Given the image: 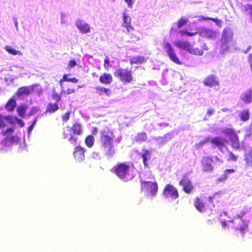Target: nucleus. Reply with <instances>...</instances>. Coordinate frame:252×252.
I'll return each instance as SVG.
<instances>
[{
	"mask_svg": "<svg viewBox=\"0 0 252 252\" xmlns=\"http://www.w3.org/2000/svg\"><path fill=\"white\" fill-rule=\"evenodd\" d=\"M114 138L113 132L108 128L102 130L100 133V146L104 150L105 155L109 158H112L115 154Z\"/></svg>",
	"mask_w": 252,
	"mask_h": 252,
	"instance_id": "obj_1",
	"label": "nucleus"
},
{
	"mask_svg": "<svg viewBox=\"0 0 252 252\" xmlns=\"http://www.w3.org/2000/svg\"><path fill=\"white\" fill-rule=\"evenodd\" d=\"M83 127L80 123L75 122L71 126H67L63 127V138L67 140L73 145L77 143V136L83 133Z\"/></svg>",
	"mask_w": 252,
	"mask_h": 252,
	"instance_id": "obj_2",
	"label": "nucleus"
},
{
	"mask_svg": "<svg viewBox=\"0 0 252 252\" xmlns=\"http://www.w3.org/2000/svg\"><path fill=\"white\" fill-rule=\"evenodd\" d=\"M122 27L126 29V34L129 42H135L140 39V32L131 26V19L126 12L123 13Z\"/></svg>",
	"mask_w": 252,
	"mask_h": 252,
	"instance_id": "obj_3",
	"label": "nucleus"
},
{
	"mask_svg": "<svg viewBox=\"0 0 252 252\" xmlns=\"http://www.w3.org/2000/svg\"><path fill=\"white\" fill-rule=\"evenodd\" d=\"M119 179L125 182L128 181L133 178L130 173V167L126 162H121L115 165L111 170Z\"/></svg>",
	"mask_w": 252,
	"mask_h": 252,
	"instance_id": "obj_4",
	"label": "nucleus"
},
{
	"mask_svg": "<svg viewBox=\"0 0 252 252\" xmlns=\"http://www.w3.org/2000/svg\"><path fill=\"white\" fill-rule=\"evenodd\" d=\"M114 76L124 84L130 83L134 81L132 71L128 68H118L114 73Z\"/></svg>",
	"mask_w": 252,
	"mask_h": 252,
	"instance_id": "obj_5",
	"label": "nucleus"
},
{
	"mask_svg": "<svg viewBox=\"0 0 252 252\" xmlns=\"http://www.w3.org/2000/svg\"><path fill=\"white\" fill-rule=\"evenodd\" d=\"M141 190L155 196L158 191V185L156 182L141 181Z\"/></svg>",
	"mask_w": 252,
	"mask_h": 252,
	"instance_id": "obj_6",
	"label": "nucleus"
},
{
	"mask_svg": "<svg viewBox=\"0 0 252 252\" xmlns=\"http://www.w3.org/2000/svg\"><path fill=\"white\" fill-rule=\"evenodd\" d=\"M162 195L166 199L175 200L179 196V192L177 189L172 185L168 184L166 185L162 190Z\"/></svg>",
	"mask_w": 252,
	"mask_h": 252,
	"instance_id": "obj_7",
	"label": "nucleus"
},
{
	"mask_svg": "<svg viewBox=\"0 0 252 252\" xmlns=\"http://www.w3.org/2000/svg\"><path fill=\"white\" fill-rule=\"evenodd\" d=\"M179 185L182 187L183 190L187 194L192 192L194 187L187 174H184L179 182Z\"/></svg>",
	"mask_w": 252,
	"mask_h": 252,
	"instance_id": "obj_8",
	"label": "nucleus"
},
{
	"mask_svg": "<svg viewBox=\"0 0 252 252\" xmlns=\"http://www.w3.org/2000/svg\"><path fill=\"white\" fill-rule=\"evenodd\" d=\"M163 47L171 61L177 64H181V62L180 61L173 47L169 42L164 43L163 44Z\"/></svg>",
	"mask_w": 252,
	"mask_h": 252,
	"instance_id": "obj_9",
	"label": "nucleus"
},
{
	"mask_svg": "<svg viewBox=\"0 0 252 252\" xmlns=\"http://www.w3.org/2000/svg\"><path fill=\"white\" fill-rule=\"evenodd\" d=\"M249 221L245 220L238 219L237 221H232V220H228V222L233 224V226L236 231H240L243 234L248 228Z\"/></svg>",
	"mask_w": 252,
	"mask_h": 252,
	"instance_id": "obj_10",
	"label": "nucleus"
},
{
	"mask_svg": "<svg viewBox=\"0 0 252 252\" xmlns=\"http://www.w3.org/2000/svg\"><path fill=\"white\" fill-rule=\"evenodd\" d=\"M213 161L212 157H203L202 158L201 163L204 172H210L213 170L214 167L212 164Z\"/></svg>",
	"mask_w": 252,
	"mask_h": 252,
	"instance_id": "obj_11",
	"label": "nucleus"
},
{
	"mask_svg": "<svg viewBox=\"0 0 252 252\" xmlns=\"http://www.w3.org/2000/svg\"><path fill=\"white\" fill-rule=\"evenodd\" d=\"M86 149L81 147L80 146H77L75 147L73 152V156L74 159L79 162L83 161L85 158V153Z\"/></svg>",
	"mask_w": 252,
	"mask_h": 252,
	"instance_id": "obj_12",
	"label": "nucleus"
},
{
	"mask_svg": "<svg viewBox=\"0 0 252 252\" xmlns=\"http://www.w3.org/2000/svg\"><path fill=\"white\" fill-rule=\"evenodd\" d=\"M203 84L209 87H218L220 85L218 78L214 74L208 75L203 81Z\"/></svg>",
	"mask_w": 252,
	"mask_h": 252,
	"instance_id": "obj_13",
	"label": "nucleus"
},
{
	"mask_svg": "<svg viewBox=\"0 0 252 252\" xmlns=\"http://www.w3.org/2000/svg\"><path fill=\"white\" fill-rule=\"evenodd\" d=\"M207 142H211L213 145L221 149L225 147L226 144L227 143V140L222 137L219 136H216L214 138L206 140Z\"/></svg>",
	"mask_w": 252,
	"mask_h": 252,
	"instance_id": "obj_14",
	"label": "nucleus"
},
{
	"mask_svg": "<svg viewBox=\"0 0 252 252\" xmlns=\"http://www.w3.org/2000/svg\"><path fill=\"white\" fill-rule=\"evenodd\" d=\"M200 36L205 38L214 39L216 36V32L213 30L207 28H202L198 32Z\"/></svg>",
	"mask_w": 252,
	"mask_h": 252,
	"instance_id": "obj_15",
	"label": "nucleus"
},
{
	"mask_svg": "<svg viewBox=\"0 0 252 252\" xmlns=\"http://www.w3.org/2000/svg\"><path fill=\"white\" fill-rule=\"evenodd\" d=\"M205 202L201 197H196L193 199V205L195 209L200 213L205 210Z\"/></svg>",
	"mask_w": 252,
	"mask_h": 252,
	"instance_id": "obj_16",
	"label": "nucleus"
},
{
	"mask_svg": "<svg viewBox=\"0 0 252 252\" xmlns=\"http://www.w3.org/2000/svg\"><path fill=\"white\" fill-rule=\"evenodd\" d=\"M75 25L82 33H86L89 32L90 31L89 25L81 20H77Z\"/></svg>",
	"mask_w": 252,
	"mask_h": 252,
	"instance_id": "obj_17",
	"label": "nucleus"
},
{
	"mask_svg": "<svg viewBox=\"0 0 252 252\" xmlns=\"http://www.w3.org/2000/svg\"><path fill=\"white\" fill-rule=\"evenodd\" d=\"M233 36V32L229 29H224L222 32V41L224 43L232 41Z\"/></svg>",
	"mask_w": 252,
	"mask_h": 252,
	"instance_id": "obj_18",
	"label": "nucleus"
},
{
	"mask_svg": "<svg viewBox=\"0 0 252 252\" xmlns=\"http://www.w3.org/2000/svg\"><path fill=\"white\" fill-rule=\"evenodd\" d=\"M205 47H206L205 45H204L203 48L202 47L200 48L193 47L191 45H190L188 52L194 55L202 56L204 53L203 49L208 50L207 48H205Z\"/></svg>",
	"mask_w": 252,
	"mask_h": 252,
	"instance_id": "obj_19",
	"label": "nucleus"
},
{
	"mask_svg": "<svg viewBox=\"0 0 252 252\" xmlns=\"http://www.w3.org/2000/svg\"><path fill=\"white\" fill-rule=\"evenodd\" d=\"M99 81L103 84H110L113 81V77L110 73H104L100 76Z\"/></svg>",
	"mask_w": 252,
	"mask_h": 252,
	"instance_id": "obj_20",
	"label": "nucleus"
},
{
	"mask_svg": "<svg viewBox=\"0 0 252 252\" xmlns=\"http://www.w3.org/2000/svg\"><path fill=\"white\" fill-rule=\"evenodd\" d=\"M241 99L245 103H250L252 101V91L251 89L246 91L241 96Z\"/></svg>",
	"mask_w": 252,
	"mask_h": 252,
	"instance_id": "obj_21",
	"label": "nucleus"
},
{
	"mask_svg": "<svg viewBox=\"0 0 252 252\" xmlns=\"http://www.w3.org/2000/svg\"><path fill=\"white\" fill-rule=\"evenodd\" d=\"M175 45L181 49H182L187 51H189V50L190 46V44L189 42L186 41L178 40L175 42Z\"/></svg>",
	"mask_w": 252,
	"mask_h": 252,
	"instance_id": "obj_22",
	"label": "nucleus"
},
{
	"mask_svg": "<svg viewBox=\"0 0 252 252\" xmlns=\"http://www.w3.org/2000/svg\"><path fill=\"white\" fill-rule=\"evenodd\" d=\"M58 104L57 103H49L46 106V113H53L59 110Z\"/></svg>",
	"mask_w": 252,
	"mask_h": 252,
	"instance_id": "obj_23",
	"label": "nucleus"
},
{
	"mask_svg": "<svg viewBox=\"0 0 252 252\" xmlns=\"http://www.w3.org/2000/svg\"><path fill=\"white\" fill-rule=\"evenodd\" d=\"M232 147L235 149H239L240 147V142L237 134L229 139Z\"/></svg>",
	"mask_w": 252,
	"mask_h": 252,
	"instance_id": "obj_24",
	"label": "nucleus"
},
{
	"mask_svg": "<svg viewBox=\"0 0 252 252\" xmlns=\"http://www.w3.org/2000/svg\"><path fill=\"white\" fill-rule=\"evenodd\" d=\"M151 152L148 150H144L143 153L141 154V157L143 159V163L145 167H148V160L151 158Z\"/></svg>",
	"mask_w": 252,
	"mask_h": 252,
	"instance_id": "obj_25",
	"label": "nucleus"
},
{
	"mask_svg": "<svg viewBox=\"0 0 252 252\" xmlns=\"http://www.w3.org/2000/svg\"><path fill=\"white\" fill-rule=\"evenodd\" d=\"M31 93V91L29 87H22L18 89L17 94L18 96H20L22 95H28Z\"/></svg>",
	"mask_w": 252,
	"mask_h": 252,
	"instance_id": "obj_26",
	"label": "nucleus"
},
{
	"mask_svg": "<svg viewBox=\"0 0 252 252\" xmlns=\"http://www.w3.org/2000/svg\"><path fill=\"white\" fill-rule=\"evenodd\" d=\"M16 105V102L15 99L11 98L6 103L5 105V109L8 111H12L14 110Z\"/></svg>",
	"mask_w": 252,
	"mask_h": 252,
	"instance_id": "obj_27",
	"label": "nucleus"
},
{
	"mask_svg": "<svg viewBox=\"0 0 252 252\" xmlns=\"http://www.w3.org/2000/svg\"><path fill=\"white\" fill-rule=\"evenodd\" d=\"M146 61V59L144 57L141 56H137L133 57L130 60V63L131 64L142 63Z\"/></svg>",
	"mask_w": 252,
	"mask_h": 252,
	"instance_id": "obj_28",
	"label": "nucleus"
},
{
	"mask_svg": "<svg viewBox=\"0 0 252 252\" xmlns=\"http://www.w3.org/2000/svg\"><path fill=\"white\" fill-rule=\"evenodd\" d=\"M235 171L234 169H227L224 170L223 174L218 178V180L220 182H222L228 178V175L229 174L233 173Z\"/></svg>",
	"mask_w": 252,
	"mask_h": 252,
	"instance_id": "obj_29",
	"label": "nucleus"
},
{
	"mask_svg": "<svg viewBox=\"0 0 252 252\" xmlns=\"http://www.w3.org/2000/svg\"><path fill=\"white\" fill-rule=\"evenodd\" d=\"M147 139V135L144 132L138 133L134 138V140L137 142L145 141Z\"/></svg>",
	"mask_w": 252,
	"mask_h": 252,
	"instance_id": "obj_30",
	"label": "nucleus"
},
{
	"mask_svg": "<svg viewBox=\"0 0 252 252\" xmlns=\"http://www.w3.org/2000/svg\"><path fill=\"white\" fill-rule=\"evenodd\" d=\"M249 212V210L247 208H244L241 210L239 213L237 214L232 219V221H237L238 219L243 220V217Z\"/></svg>",
	"mask_w": 252,
	"mask_h": 252,
	"instance_id": "obj_31",
	"label": "nucleus"
},
{
	"mask_svg": "<svg viewBox=\"0 0 252 252\" xmlns=\"http://www.w3.org/2000/svg\"><path fill=\"white\" fill-rule=\"evenodd\" d=\"M27 109L28 105L25 104L21 105L17 109L18 115L21 117H24Z\"/></svg>",
	"mask_w": 252,
	"mask_h": 252,
	"instance_id": "obj_32",
	"label": "nucleus"
},
{
	"mask_svg": "<svg viewBox=\"0 0 252 252\" xmlns=\"http://www.w3.org/2000/svg\"><path fill=\"white\" fill-rule=\"evenodd\" d=\"M94 138L92 135L87 136L85 139V143L86 146L89 148H91L94 146Z\"/></svg>",
	"mask_w": 252,
	"mask_h": 252,
	"instance_id": "obj_33",
	"label": "nucleus"
},
{
	"mask_svg": "<svg viewBox=\"0 0 252 252\" xmlns=\"http://www.w3.org/2000/svg\"><path fill=\"white\" fill-rule=\"evenodd\" d=\"M222 132L227 136H228L229 139L230 137H232L237 134L235 130L233 128H227L224 129Z\"/></svg>",
	"mask_w": 252,
	"mask_h": 252,
	"instance_id": "obj_34",
	"label": "nucleus"
},
{
	"mask_svg": "<svg viewBox=\"0 0 252 252\" xmlns=\"http://www.w3.org/2000/svg\"><path fill=\"white\" fill-rule=\"evenodd\" d=\"M240 119L243 121H247L250 118V112L247 109L243 110L239 115Z\"/></svg>",
	"mask_w": 252,
	"mask_h": 252,
	"instance_id": "obj_35",
	"label": "nucleus"
},
{
	"mask_svg": "<svg viewBox=\"0 0 252 252\" xmlns=\"http://www.w3.org/2000/svg\"><path fill=\"white\" fill-rule=\"evenodd\" d=\"M5 49L7 52L13 55L21 56L22 55V53L20 51L16 50L10 46H5Z\"/></svg>",
	"mask_w": 252,
	"mask_h": 252,
	"instance_id": "obj_36",
	"label": "nucleus"
},
{
	"mask_svg": "<svg viewBox=\"0 0 252 252\" xmlns=\"http://www.w3.org/2000/svg\"><path fill=\"white\" fill-rule=\"evenodd\" d=\"M61 93L58 94L55 90L52 91V94L51 95V98L52 100L55 101V103H58L61 100L62 95Z\"/></svg>",
	"mask_w": 252,
	"mask_h": 252,
	"instance_id": "obj_37",
	"label": "nucleus"
},
{
	"mask_svg": "<svg viewBox=\"0 0 252 252\" xmlns=\"http://www.w3.org/2000/svg\"><path fill=\"white\" fill-rule=\"evenodd\" d=\"M96 92L99 95H101L103 93H105L107 95L109 96L110 94V91L109 89L102 88L100 87H97L95 88Z\"/></svg>",
	"mask_w": 252,
	"mask_h": 252,
	"instance_id": "obj_38",
	"label": "nucleus"
},
{
	"mask_svg": "<svg viewBox=\"0 0 252 252\" xmlns=\"http://www.w3.org/2000/svg\"><path fill=\"white\" fill-rule=\"evenodd\" d=\"M242 11L251 15V13H252V4L250 3L245 4L242 7Z\"/></svg>",
	"mask_w": 252,
	"mask_h": 252,
	"instance_id": "obj_39",
	"label": "nucleus"
},
{
	"mask_svg": "<svg viewBox=\"0 0 252 252\" xmlns=\"http://www.w3.org/2000/svg\"><path fill=\"white\" fill-rule=\"evenodd\" d=\"M188 22V19L186 17H182L177 22V26L178 29H180L183 26L186 25Z\"/></svg>",
	"mask_w": 252,
	"mask_h": 252,
	"instance_id": "obj_40",
	"label": "nucleus"
},
{
	"mask_svg": "<svg viewBox=\"0 0 252 252\" xmlns=\"http://www.w3.org/2000/svg\"><path fill=\"white\" fill-rule=\"evenodd\" d=\"M229 158H227L228 161L232 160L236 161L238 159V156L234 155L232 152L228 151Z\"/></svg>",
	"mask_w": 252,
	"mask_h": 252,
	"instance_id": "obj_41",
	"label": "nucleus"
},
{
	"mask_svg": "<svg viewBox=\"0 0 252 252\" xmlns=\"http://www.w3.org/2000/svg\"><path fill=\"white\" fill-rule=\"evenodd\" d=\"M75 92V90L73 88H68L66 91L63 89V88L61 90V94H70L74 93Z\"/></svg>",
	"mask_w": 252,
	"mask_h": 252,
	"instance_id": "obj_42",
	"label": "nucleus"
},
{
	"mask_svg": "<svg viewBox=\"0 0 252 252\" xmlns=\"http://www.w3.org/2000/svg\"><path fill=\"white\" fill-rule=\"evenodd\" d=\"M245 160L247 163L252 162V152L251 151L246 154L245 156Z\"/></svg>",
	"mask_w": 252,
	"mask_h": 252,
	"instance_id": "obj_43",
	"label": "nucleus"
},
{
	"mask_svg": "<svg viewBox=\"0 0 252 252\" xmlns=\"http://www.w3.org/2000/svg\"><path fill=\"white\" fill-rule=\"evenodd\" d=\"M70 114V111L66 112L62 116V121L64 122H67L69 119Z\"/></svg>",
	"mask_w": 252,
	"mask_h": 252,
	"instance_id": "obj_44",
	"label": "nucleus"
},
{
	"mask_svg": "<svg viewBox=\"0 0 252 252\" xmlns=\"http://www.w3.org/2000/svg\"><path fill=\"white\" fill-rule=\"evenodd\" d=\"M104 68L108 70L110 67V61L108 57H106L104 60Z\"/></svg>",
	"mask_w": 252,
	"mask_h": 252,
	"instance_id": "obj_45",
	"label": "nucleus"
},
{
	"mask_svg": "<svg viewBox=\"0 0 252 252\" xmlns=\"http://www.w3.org/2000/svg\"><path fill=\"white\" fill-rule=\"evenodd\" d=\"M5 140L11 143H14L18 141V138L16 136H12L9 137H6Z\"/></svg>",
	"mask_w": 252,
	"mask_h": 252,
	"instance_id": "obj_46",
	"label": "nucleus"
},
{
	"mask_svg": "<svg viewBox=\"0 0 252 252\" xmlns=\"http://www.w3.org/2000/svg\"><path fill=\"white\" fill-rule=\"evenodd\" d=\"M180 33L182 34H186L189 36H194V35L197 34V32H188L187 30H182V31H180Z\"/></svg>",
	"mask_w": 252,
	"mask_h": 252,
	"instance_id": "obj_47",
	"label": "nucleus"
},
{
	"mask_svg": "<svg viewBox=\"0 0 252 252\" xmlns=\"http://www.w3.org/2000/svg\"><path fill=\"white\" fill-rule=\"evenodd\" d=\"M67 76H68V74H63L62 78L60 80L59 83H60L61 88H63V82H68V81L69 78H67Z\"/></svg>",
	"mask_w": 252,
	"mask_h": 252,
	"instance_id": "obj_48",
	"label": "nucleus"
},
{
	"mask_svg": "<svg viewBox=\"0 0 252 252\" xmlns=\"http://www.w3.org/2000/svg\"><path fill=\"white\" fill-rule=\"evenodd\" d=\"M38 108L36 106H33L31 108L30 111L29 113V116H32L37 112Z\"/></svg>",
	"mask_w": 252,
	"mask_h": 252,
	"instance_id": "obj_49",
	"label": "nucleus"
},
{
	"mask_svg": "<svg viewBox=\"0 0 252 252\" xmlns=\"http://www.w3.org/2000/svg\"><path fill=\"white\" fill-rule=\"evenodd\" d=\"M211 21L215 22L219 27H220L222 23V21L221 20L215 18H212Z\"/></svg>",
	"mask_w": 252,
	"mask_h": 252,
	"instance_id": "obj_50",
	"label": "nucleus"
},
{
	"mask_svg": "<svg viewBox=\"0 0 252 252\" xmlns=\"http://www.w3.org/2000/svg\"><path fill=\"white\" fill-rule=\"evenodd\" d=\"M14 119L17 123L19 125L20 127H23L24 126L25 123L22 120L19 119L17 117H15Z\"/></svg>",
	"mask_w": 252,
	"mask_h": 252,
	"instance_id": "obj_51",
	"label": "nucleus"
},
{
	"mask_svg": "<svg viewBox=\"0 0 252 252\" xmlns=\"http://www.w3.org/2000/svg\"><path fill=\"white\" fill-rule=\"evenodd\" d=\"M216 199V196L213 195L211 196H209L208 198V201L212 205L213 207L215 206L214 204V200Z\"/></svg>",
	"mask_w": 252,
	"mask_h": 252,
	"instance_id": "obj_52",
	"label": "nucleus"
},
{
	"mask_svg": "<svg viewBox=\"0 0 252 252\" xmlns=\"http://www.w3.org/2000/svg\"><path fill=\"white\" fill-rule=\"evenodd\" d=\"M76 65V62L74 60H70L68 63V66L71 68Z\"/></svg>",
	"mask_w": 252,
	"mask_h": 252,
	"instance_id": "obj_53",
	"label": "nucleus"
},
{
	"mask_svg": "<svg viewBox=\"0 0 252 252\" xmlns=\"http://www.w3.org/2000/svg\"><path fill=\"white\" fill-rule=\"evenodd\" d=\"M228 223L229 222H227L225 220L222 221L221 223V226H222V228H223V229L229 228Z\"/></svg>",
	"mask_w": 252,
	"mask_h": 252,
	"instance_id": "obj_54",
	"label": "nucleus"
},
{
	"mask_svg": "<svg viewBox=\"0 0 252 252\" xmlns=\"http://www.w3.org/2000/svg\"><path fill=\"white\" fill-rule=\"evenodd\" d=\"M198 18H198L199 21H202V20H204V21L210 20V21H211V19L212 18L211 17H205L203 16H198Z\"/></svg>",
	"mask_w": 252,
	"mask_h": 252,
	"instance_id": "obj_55",
	"label": "nucleus"
},
{
	"mask_svg": "<svg viewBox=\"0 0 252 252\" xmlns=\"http://www.w3.org/2000/svg\"><path fill=\"white\" fill-rule=\"evenodd\" d=\"M14 132V129L13 128H7L5 132H4L3 133V135H6L7 133H12L13 132Z\"/></svg>",
	"mask_w": 252,
	"mask_h": 252,
	"instance_id": "obj_56",
	"label": "nucleus"
},
{
	"mask_svg": "<svg viewBox=\"0 0 252 252\" xmlns=\"http://www.w3.org/2000/svg\"><path fill=\"white\" fill-rule=\"evenodd\" d=\"M68 82H70L73 83H76L78 82V79H77V78H76L75 77L70 78L68 79Z\"/></svg>",
	"mask_w": 252,
	"mask_h": 252,
	"instance_id": "obj_57",
	"label": "nucleus"
},
{
	"mask_svg": "<svg viewBox=\"0 0 252 252\" xmlns=\"http://www.w3.org/2000/svg\"><path fill=\"white\" fill-rule=\"evenodd\" d=\"M214 113V110L212 109H209L207 111V114L210 116L212 115Z\"/></svg>",
	"mask_w": 252,
	"mask_h": 252,
	"instance_id": "obj_58",
	"label": "nucleus"
},
{
	"mask_svg": "<svg viewBox=\"0 0 252 252\" xmlns=\"http://www.w3.org/2000/svg\"><path fill=\"white\" fill-rule=\"evenodd\" d=\"M129 7H132V0H125Z\"/></svg>",
	"mask_w": 252,
	"mask_h": 252,
	"instance_id": "obj_59",
	"label": "nucleus"
},
{
	"mask_svg": "<svg viewBox=\"0 0 252 252\" xmlns=\"http://www.w3.org/2000/svg\"><path fill=\"white\" fill-rule=\"evenodd\" d=\"M92 132L93 134H96L97 132V128L96 127H93Z\"/></svg>",
	"mask_w": 252,
	"mask_h": 252,
	"instance_id": "obj_60",
	"label": "nucleus"
},
{
	"mask_svg": "<svg viewBox=\"0 0 252 252\" xmlns=\"http://www.w3.org/2000/svg\"><path fill=\"white\" fill-rule=\"evenodd\" d=\"M37 121V119L36 118L35 120H33V121L32 122V126H34Z\"/></svg>",
	"mask_w": 252,
	"mask_h": 252,
	"instance_id": "obj_61",
	"label": "nucleus"
},
{
	"mask_svg": "<svg viewBox=\"0 0 252 252\" xmlns=\"http://www.w3.org/2000/svg\"><path fill=\"white\" fill-rule=\"evenodd\" d=\"M33 127H34V126H32V125H31V126H30L29 127L28 129H29V132H30V131H31V130L33 129Z\"/></svg>",
	"mask_w": 252,
	"mask_h": 252,
	"instance_id": "obj_62",
	"label": "nucleus"
},
{
	"mask_svg": "<svg viewBox=\"0 0 252 252\" xmlns=\"http://www.w3.org/2000/svg\"><path fill=\"white\" fill-rule=\"evenodd\" d=\"M250 16L251 17V22L252 23V13H251V15Z\"/></svg>",
	"mask_w": 252,
	"mask_h": 252,
	"instance_id": "obj_63",
	"label": "nucleus"
},
{
	"mask_svg": "<svg viewBox=\"0 0 252 252\" xmlns=\"http://www.w3.org/2000/svg\"><path fill=\"white\" fill-rule=\"evenodd\" d=\"M223 214L226 216L227 215V213L225 212H223Z\"/></svg>",
	"mask_w": 252,
	"mask_h": 252,
	"instance_id": "obj_64",
	"label": "nucleus"
}]
</instances>
